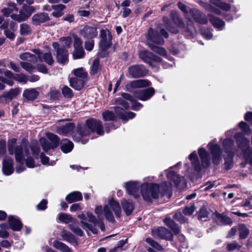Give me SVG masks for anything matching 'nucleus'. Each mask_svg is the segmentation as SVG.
Segmentation results:
<instances>
[{"label":"nucleus","mask_w":252,"mask_h":252,"mask_svg":"<svg viewBox=\"0 0 252 252\" xmlns=\"http://www.w3.org/2000/svg\"><path fill=\"white\" fill-rule=\"evenodd\" d=\"M19 58L24 61H28L32 63H36L38 60L36 55L32 54L29 52H25L19 55Z\"/></svg>","instance_id":"36"},{"label":"nucleus","mask_w":252,"mask_h":252,"mask_svg":"<svg viewBox=\"0 0 252 252\" xmlns=\"http://www.w3.org/2000/svg\"><path fill=\"white\" fill-rule=\"evenodd\" d=\"M103 120L105 121H113L116 119V116L113 112L107 111L103 113Z\"/></svg>","instance_id":"53"},{"label":"nucleus","mask_w":252,"mask_h":252,"mask_svg":"<svg viewBox=\"0 0 252 252\" xmlns=\"http://www.w3.org/2000/svg\"><path fill=\"white\" fill-rule=\"evenodd\" d=\"M17 139L12 138L8 141V151L10 155L15 154L16 161L18 164L16 166V171L20 173L25 169L23 165V159L30 154L29 148L27 146L18 145L14 147Z\"/></svg>","instance_id":"2"},{"label":"nucleus","mask_w":252,"mask_h":252,"mask_svg":"<svg viewBox=\"0 0 252 252\" xmlns=\"http://www.w3.org/2000/svg\"><path fill=\"white\" fill-rule=\"evenodd\" d=\"M127 193L133 196L135 198L139 197L138 187L139 185L137 182H129L126 184L125 185Z\"/></svg>","instance_id":"20"},{"label":"nucleus","mask_w":252,"mask_h":252,"mask_svg":"<svg viewBox=\"0 0 252 252\" xmlns=\"http://www.w3.org/2000/svg\"><path fill=\"white\" fill-rule=\"evenodd\" d=\"M47 137L51 142V144L55 148L57 147L60 143V139L57 135L52 133H47Z\"/></svg>","instance_id":"46"},{"label":"nucleus","mask_w":252,"mask_h":252,"mask_svg":"<svg viewBox=\"0 0 252 252\" xmlns=\"http://www.w3.org/2000/svg\"><path fill=\"white\" fill-rule=\"evenodd\" d=\"M153 88H149L135 93V96L140 100L145 101L150 99L154 94Z\"/></svg>","instance_id":"18"},{"label":"nucleus","mask_w":252,"mask_h":252,"mask_svg":"<svg viewBox=\"0 0 252 252\" xmlns=\"http://www.w3.org/2000/svg\"><path fill=\"white\" fill-rule=\"evenodd\" d=\"M34 11L33 7L24 5L20 9L19 14H11L10 17L12 19L21 22L26 21Z\"/></svg>","instance_id":"8"},{"label":"nucleus","mask_w":252,"mask_h":252,"mask_svg":"<svg viewBox=\"0 0 252 252\" xmlns=\"http://www.w3.org/2000/svg\"><path fill=\"white\" fill-rule=\"evenodd\" d=\"M164 222L174 231L175 234L179 233L180 231L179 228L172 220L169 218H165L164 220Z\"/></svg>","instance_id":"39"},{"label":"nucleus","mask_w":252,"mask_h":252,"mask_svg":"<svg viewBox=\"0 0 252 252\" xmlns=\"http://www.w3.org/2000/svg\"><path fill=\"white\" fill-rule=\"evenodd\" d=\"M223 147L224 152L227 154L225 158L224 168L226 170L231 169L233 166V158L235 153L233 141L231 139H226L223 141Z\"/></svg>","instance_id":"4"},{"label":"nucleus","mask_w":252,"mask_h":252,"mask_svg":"<svg viewBox=\"0 0 252 252\" xmlns=\"http://www.w3.org/2000/svg\"><path fill=\"white\" fill-rule=\"evenodd\" d=\"M61 236L63 240L68 242L72 244L76 243L74 236L68 231L63 230L61 232Z\"/></svg>","instance_id":"38"},{"label":"nucleus","mask_w":252,"mask_h":252,"mask_svg":"<svg viewBox=\"0 0 252 252\" xmlns=\"http://www.w3.org/2000/svg\"><path fill=\"white\" fill-rule=\"evenodd\" d=\"M128 72L133 78L141 77L147 73L146 69L143 65H133L128 68Z\"/></svg>","instance_id":"15"},{"label":"nucleus","mask_w":252,"mask_h":252,"mask_svg":"<svg viewBox=\"0 0 252 252\" xmlns=\"http://www.w3.org/2000/svg\"><path fill=\"white\" fill-rule=\"evenodd\" d=\"M161 35L167 38L168 37V33L163 29L158 28L154 31L153 29L150 28L147 32V39L148 41L161 45L164 43V39Z\"/></svg>","instance_id":"5"},{"label":"nucleus","mask_w":252,"mask_h":252,"mask_svg":"<svg viewBox=\"0 0 252 252\" xmlns=\"http://www.w3.org/2000/svg\"><path fill=\"white\" fill-rule=\"evenodd\" d=\"M91 131L87 125L81 127L78 130V133L82 137L90 134Z\"/></svg>","instance_id":"56"},{"label":"nucleus","mask_w":252,"mask_h":252,"mask_svg":"<svg viewBox=\"0 0 252 252\" xmlns=\"http://www.w3.org/2000/svg\"><path fill=\"white\" fill-rule=\"evenodd\" d=\"M52 46L56 50V58L58 62L61 63H65L68 61V53L63 48L60 47L58 42H54Z\"/></svg>","instance_id":"10"},{"label":"nucleus","mask_w":252,"mask_h":252,"mask_svg":"<svg viewBox=\"0 0 252 252\" xmlns=\"http://www.w3.org/2000/svg\"><path fill=\"white\" fill-rule=\"evenodd\" d=\"M32 19V23L34 25H39L49 20L48 14L43 12L34 14Z\"/></svg>","instance_id":"21"},{"label":"nucleus","mask_w":252,"mask_h":252,"mask_svg":"<svg viewBox=\"0 0 252 252\" xmlns=\"http://www.w3.org/2000/svg\"><path fill=\"white\" fill-rule=\"evenodd\" d=\"M62 93L63 95L66 98H71L73 95L72 91L67 86L63 88Z\"/></svg>","instance_id":"60"},{"label":"nucleus","mask_w":252,"mask_h":252,"mask_svg":"<svg viewBox=\"0 0 252 252\" xmlns=\"http://www.w3.org/2000/svg\"><path fill=\"white\" fill-rule=\"evenodd\" d=\"M151 83L148 80L139 79L131 81L126 86L127 91L131 92L133 88H142L150 86Z\"/></svg>","instance_id":"16"},{"label":"nucleus","mask_w":252,"mask_h":252,"mask_svg":"<svg viewBox=\"0 0 252 252\" xmlns=\"http://www.w3.org/2000/svg\"><path fill=\"white\" fill-rule=\"evenodd\" d=\"M241 248V245L236 241H233L231 243H227L226 246V249L228 251H232L236 250H239Z\"/></svg>","instance_id":"54"},{"label":"nucleus","mask_w":252,"mask_h":252,"mask_svg":"<svg viewBox=\"0 0 252 252\" xmlns=\"http://www.w3.org/2000/svg\"><path fill=\"white\" fill-rule=\"evenodd\" d=\"M61 149L64 153L70 152L73 148V144L67 139H64L61 141Z\"/></svg>","instance_id":"33"},{"label":"nucleus","mask_w":252,"mask_h":252,"mask_svg":"<svg viewBox=\"0 0 252 252\" xmlns=\"http://www.w3.org/2000/svg\"><path fill=\"white\" fill-rule=\"evenodd\" d=\"M167 177L169 180L173 181L176 186H177L181 182V178L172 171H168L167 174Z\"/></svg>","instance_id":"43"},{"label":"nucleus","mask_w":252,"mask_h":252,"mask_svg":"<svg viewBox=\"0 0 252 252\" xmlns=\"http://www.w3.org/2000/svg\"><path fill=\"white\" fill-rule=\"evenodd\" d=\"M146 242L149 244L153 248L158 250H161L162 249V247L157 242L154 241L150 238H148L146 239Z\"/></svg>","instance_id":"59"},{"label":"nucleus","mask_w":252,"mask_h":252,"mask_svg":"<svg viewBox=\"0 0 252 252\" xmlns=\"http://www.w3.org/2000/svg\"><path fill=\"white\" fill-rule=\"evenodd\" d=\"M121 204L126 215L128 216L130 215L134 209L132 203L124 199L122 200Z\"/></svg>","instance_id":"35"},{"label":"nucleus","mask_w":252,"mask_h":252,"mask_svg":"<svg viewBox=\"0 0 252 252\" xmlns=\"http://www.w3.org/2000/svg\"><path fill=\"white\" fill-rule=\"evenodd\" d=\"M75 128L73 123H67L63 126L57 127L56 132L60 135H67L70 134Z\"/></svg>","instance_id":"22"},{"label":"nucleus","mask_w":252,"mask_h":252,"mask_svg":"<svg viewBox=\"0 0 252 252\" xmlns=\"http://www.w3.org/2000/svg\"><path fill=\"white\" fill-rule=\"evenodd\" d=\"M115 104L123 106L125 109L129 108L128 103L123 98H117L115 100Z\"/></svg>","instance_id":"64"},{"label":"nucleus","mask_w":252,"mask_h":252,"mask_svg":"<svg viewBox=\"0 0 252 252\" xmlns=\"http://www.w3.org/2000/svg\"><path fill=\"white\" fill-rule=\"evenodd\" d=\"M57 219H58L57 221L58 222H61L64 223H68L73 221V218L71 215L65 213L59 214Z\"/></svg>","instance_id":"42"},{"label":"nucleus","mask_w":252,"mask_h":252,"mask_svg":"<svg viewBox=\"0 0 252 252\" xmlns=\"http://www.w3.org/2000/svg\"><path fill=\"white\" fill-rule=\"evenodd\" d=\"M153 57V53L146 50L141 51L139 53V57L144 62L152 65V58Z\"/></svg>","instance_id":"34"},{"label":"nucleus","mask_w":252,"mask_h":252,"mask_svg":"<svg viewBox=\"0 0 252 252\" xmlns=\"http://www.w3.org/2000/svg\"><path fill=\"white\" fill-rule=\"evenodd\" d=\"M32 31L31 26L26 23H23L20 25V33L22 35H28L31 33Z\"/></svg>","instance_id":"44"},{"label":"nucleus","mask_w":252,"mask_h":252,"mask_svg":"<svg viewBox=\"0 0 252 252\" xmlns=\"http://www.w3.org/2000/svg\"><path fill=\"white\" fill-rule=\"evenodd\" d=\"M234 137L236 139L238 148L242 151L243 157L245 158L246 155H250L252 153V151L249 149V140L245 137L241 133H237Z\"/></svg>","instance_id":"7"},{"label":"nucleus","mask_w":252,"mask_h":252,"mask_svg":"<svg viewBox=\"0 0 252 252\" xmlns=\"http://www.w3.org/2000/svg\"><path fill=\"white\" fill-rule=\"evenodd\" d=\"M141 193L144 200L151 201V199H157L160 197L171 195L170 186L164 182L161 185L154 183H144L141 186Z\"/></svg>","instance_id":"1"},{"label":"nucleus","mask_w":252,"mask_h":252,"mask_svg":"<svg viewBox=\"0 0 252 252\" xmlns=\"http://www.w3.org/2000/svg\"><path fill=\"white\" fill-rule=\"evenodd\" d=\"M8 23L5 21L0 26V28L1 29L4 30V34L6 37L9 38L10 39L13 40L15 36V34L14 33L15 31L8 29Z\"/></svg>","instance_id":"40"},{"label":"nucleus","mask_w":252,"mask_h":252,"mask_svg":"<svg viewBox=\"0 0 252 252\" xmlns=\"http://www.w3.org/2000/svg\"><path fill=\"white\" fill-rule=\"evenodd\" d=\"M82 195L80 192L76 191H73L65 197V200L69 203H71L74 202L82 200Z\"/></svg>","instance_id":"29"},{"label":"nucleus","mask_w":252,"mask_h":252,"mask_svg":"<svg viewBox=\"0 0 252 252\" xmlns=\"http://www.w3.org/2000/svg\"><path fill=\"white\" fill-rule=\"evenodd\" d=\"M208 146L210 150L212 155V159L213 163L215 165H218L221 160V151L219 145L210 142Z\"/></svg>","instance_id":"9"},{"label":"nucleus","mask_w":252,"mask_h":252,"mask_svg":"<svg viewBox=\"0 0 252 252\" xmlns=\"http://www.w3.org/2000/svg\"><path fill=\"white\" fill-rule=\"evenodd\" d=\"M69 83L71 87L79 91L84 86L85 80L76 77H72L70 79Z\"/></svg>","instance_id":"30"},{"label":"nucleus","mask_w":252,"mask_h":252,"mask_svg":"<svg viewBox=\"0 0 252 252\" xmlns=\"http://www.w3.org/2000/svg\"><path fill=\"white\" fill-rule=\"evenodd\" d=\"M99 69V61L98 59H95L91 67L90 73L92 75L95 74Z\"/></svg>","instance_id":"55"},{"label":"nucleus","mask_w":252,"mask_h":252,"mask_svg":"<svg viewBox=\"0 0 252 252\" xmlns=\"http://www.w3.org/2000/svg\"><path fill=\"white\" fill-rule=\"evenodd\" d=\"M114 110L118 117L121 118L123 120H127L126 115H124L125 113H124V110L122 108L119 106H116L114 107Z\"/></svg>","instance_id":"58"},{"label":"nucleus","mask_w":252,"mask_h":252,"mask_svg":"<svg viewBox=\"0 0 252 252\" xmlns=\"http://www.w3.org/2000/svg\"><path fill=\"white\" fill-rule=\"evenodd\" d=\"M53 246L56 249L63 252H72L71 249L66 245L59 241H54Z\"/></svg>","instance_id":"37"},{"label":"nucleus","mask_w":252,"mask_h":252,"mask_svg":"<svg viewBox=\"0 0 252 252\" xmlns=\"http://www.w3.org/2000/svg\"><path fill=\"white\" fill-rule=\"evenodd\" d=\"M198 154L201 160V165L195 151H193L189 157L194 170L197 172L201 170V166L206 168L210 164L209 155L205 149L200 148L198 150Z\"/></svg>","instance_id":"3"},{"label":"nucleus","mask_w":252,"mask_h":252,"mask_svg":"<svg viewBox=\"0 0 252 252\" xmlns=\"http://www.w3.org/2000/svg\"><path fill=\"white\" fill-rule=\"evenodd\" d=\"M210 2L214 5L217 6L224 11H227L229 10L231 7L229 4L224 2L215 1L214 0H211Z\"/></svg>","instance_id":"47"},{"label":"nucleus","mask_w":252,"mask_h":252,"mask_svg":"<svg viewBox=\"0 0 252 252\" xmlns=\"http://www.w3.org/2000/svg\"><path fill=\"white\" fill-rule=\"evenodd\" d=\"M189 12L192 15V18L198 23L205 24L208 22V20L205 16L197 9H191Z\"/></svg>","instance_id":"24"},{"label":"nucleus","mask_w":252,"mask_h":252,"mask_svg":"<svg viewBox=\"0 0 252 252\" xmlns=\"http://www.w3.org/2000/svg\"><path fill=\"white\" fill-rule=\"evenodd\" d=\"M13 160L8 157H4L2 162V170L4 174L11 175L14 171Z\"/></svg>","instance_id":"19"},{"label":"nucleus","mask_w":252,"mask_h":252,"mask_svg":"<svg viewBox=\"0 0 252 252\" xmlns=\"http://www.w3.org/2000/svg\"><path fill=\"white\" fill-rule=\"evenodd\" d=\"M69 229L76 235L82 236L84 235L83 231L76 224H70L68 225Z\"/></svg>","instance_id":"50"},{"label":"nucleus","mask_w":252,"mask_h":252,"mask_svg":"<svg viewBox=\"0 0 252 252\" xmlns=\"http://www.w3.org/2000/svg\"><path fill=\"white\" fill-rule=\"evenodd\" d=\"M240 237L241 239L246 238L249 233V231L247 227L244 224H241L239 226Z\"/></svg>","instance_id":"51"},{"label":"nucleus","mask_w":252,"mask_h":252,"mask_svg":"<svg viewBox=\"0 0 252 252\" xmlns=\"http://www.w3.org/2000/svg\"><path fill=\"white\" fill-rule=\"evenodd\" d=\"M149 47L154 52L158 53L161 56L164 57L167 56L166 51L163 47L154 45L152 43H149Z\"/></svg>","instance_id":"45"},{"label":"nucleus","mask_w":252,"mask_h":252,"mask_svg":"<svg viewBox=\"0 0 252 252\" xmlns=\"http://www.w3.org/2000/svg\"><path fill=\"white\" fill-rule=\"evenodd\" d=\"M38 94V93L36 91L35 89H30L25 90L23 95L28 100H33L36 98Z\"/></svg>","instance_id":"32"},{"label":"nucleus","mask_w":252,"mask_h":252,"mask_svg":"<svg viewBox=\"0 0 252 252\" xmlns=\"http://www.w3.org/2000/svg\"><path fill=\"white\" fill-rule=\"evenodd\" d=\"M8 222L10 228L13 230L19 231L21 230L22 224L19 220L10 216L8 217Z\"/></svg>","instance_id":"31"},{"label":"nucleus","mask_w":252,"mask_h":252,"mask_svg":"<svg viewBox=\"0 0 252 252\" xmlns=\"http://www.w3.org/2000/svg\"><path fill=\"white\" fill-rule=\"evenodd\" d=\"M14 11H18V8L16 7V4L12 2H8L7 4V7L3 8L1 10V12L5 17H8L12 14Z\"/></svg>","instance_id":"26"},{"label":"nucleus","mask_w":252,"mask_h":252,"mask_svg":"<svg viewBox=\"0 0 252 252\" xmlns=\"http://www.w3.org/2000/svg\"><path fill=\"white\" fill-rule=\"evenodd\" d=\"M195 208L193 204L186 206L183 210V213L186 215H191L194 212Z\"/></svg>","instance_id":"63"},{"label":"nucleus","mask_w":252,"mask_h":252,"mask_svg":"<svg viewBox=\"0 0 252 252\" xmlns=\"http://www.w3.org/2000/svg\"><path fill=\"white\" fill-rule=\"evenodd\" d=\"M111 208L114 212L116 217H120L121 209L118 202H116L113 199H110L109 201V204L104 206L103 211L106 219L110 222L114 221V218L110 210Z\"/></svg>","instance_id":"6"},{"label":"nucleus","mask_w":252,"mask_h":252,"mask_svg":"<svg viewBox=\"0 0 252 252\" xmlns=\"http://www.w3.org/2000/svg\"><path fill=\"white\" fill-rule=\"evenodd\" d=\"M171 18L178 27L181 28L184 26V23L182 20L178 16L176 12L172 11L171 13Z\"/></svg>","instance_id":"48"},{"label":"nucleus","mask_w":252,"mask_h":252,"mask_svg":"<svg viewBox=\"0 0 252 252\" xmlns=\"http://www.w3.org/2000/svg\"><path fill=\"white\" fill-rule=\"evenodd\" d=\"M73 56L75 59L82 58L84 56L83 48H80L74 49Z\"/></svg>","instance_id":"57"},{"label":"nucleus","mask_w":252,"mask_h":252,"mask_svg":"<svg viewBox=\"0 0 252 252\" xmlns=\"http://www.w3.org/2000/svg\"><path fill=\"white\" fill-rule=\"evenodd\" d=\"M14 77L13 73L8 70L0 69V81L4 82L9 86H12L14 84L12 78Z\"/></svg>","instance_id":"17"},{"label":"nucleus","mask_w":252,"mask_h":252,"mask_svg":"<svg viewBox=\"0 0 252 252\" xmlns=\"http://www.w3.org/2000/svg\"><path fill=\"white\" fill-rule=\"evenodd\" d=\"M239 126L242 129L243 132L246 134H250L251 133V129L249 125L244 122H241Z\"/></svg>","instance_id":"62"},{"label":"nucleus","mask_w":252,"mask_h":252,"mask_svg":"<svg viewBox=\"0 0 252 252\" xmlns=\"http://www.w3.org/2000/svg\"><path fill=\"white\" fill-rule=\"evenodd\" d=\"M86 125L92 132H96L99 135L103 134L104 131L101 121L96 119H91L86 121Z\"/></svg>","instance_id":"11"},{"label":"nucleus","mask_w":252,"mask_h":252,"mask_svg":"<svg viewBox=\"0 0 252 252\" xmlns=\"http://www.w3.org/2000/svg\"><path fill=\"white\" fill-rule=\"evenodd\" d=\"M152 233L155 237H159L161 239L171 240L173 238L172 233L164 227H160L153 229Z\"/></svg>","instance_id":"13"},{"label":"nucleus","mask_w":252,"mask_h":252,"mask_svg":"<svg viewBox=\"0 0 252 252\" xmlns=\"http://www.w3.org/2000/svg\"><path fill=\"white\" fill-rule=\"evenodd\" d=\"M42 60L49 65H52L54 63V60L51 53H44L41 58V61Z\"/></svg>","instance_id":"52"},{"label":"nucleus","mask_w":252,"mask_h":252,"mask_svg":"<svg viewBox=\"0 0 252 252\" xmlns=\"http://www.w3.org/2000/svg\"><path fill=\"white\" fill-rule=\"evenodd\" d=\"M209 19L210 22L214 26L215 28L219 29L221 30L223 29L225 25L224 21L220 19V18L212 16V15H208Z\"/></svg>","instance_id":"28"},{"label":"nucleus","mask_w":252,"mask_h":252,"mask_svg":"<svg viewBox=\"0 0 252 252\" xmlns=\"http://www.w3.org/2000/svg\"><path fill=\"white\" fill-rule=\"evenodd\" d=\"M78 217L81 220V223L82 225L83 228L87 232H88V231H90L94 234L97 233V229L95 228L94 226H93L92 224H89L86 221L87 220V218L84 214H81L78 215Z\"/></svg>","instance_id":"23"},{"label":"nucleus","mask_w":252,"mask_h":252,"mask_svg":"<svg viewBox=\"0 0 252 252\" xmlns=\"http://www.w3.org/2000/svg\"><path fill=\"white\" fill-rule=\"evenodd\" d=\"M19 92L18 89H11L9 92H4L1 95H0V102L6 101L7 100H11L18 94Z\"/></svg>","instance_id":"25"},{"label":"nucleus","mask_w":252,"mask_h":252,"mask_svg":"<svg viewBox=\"0 0 252 252\" xmlns=\"http://www.w3.org/2000/svg\"><path fill=\"white\" fill-rule=\"evenodd\" d=\"M99 36L101 39L99 42L100 47L104 51L111 46L112 36L108 31L107 34V32L103 29L100 32Z\"/></svg>","instance_id":"12"},{"label":"nucleus","mask_w":252,"mask_h":252,"mask_svg":"<svg viewBox=\"0 0 252 252\" xmlns=\"http://www.w3.org/2000/svg\"><path fill=\"white\" fill-rule=\"evenodd\" d=\"M75 77L85 80L88 76L87 72L83 68H79L75 69L73 71Z\"/></svg>","instance_id":"41"},{"label":"nucleus","mask_w":252,"mask_h":252,"mask_svg":"<svg viewBox=\"0 0 252 252\" xmlns=\"http://www.w3.org/2000/svg\"><path fill=\"white\" fill-rule=\"evenodd\" d=\"M62 42V45L65 48H69L72 42L71 38L70 37H63L60 39Z\"/></svg>","instance_id":"61"},{"label":"nucleus","mask_w":252,"mask_h":252,"mask_svg":"<svg viewBox=\"0 0 252 252\" xmlns=\"http://www.w3.org/2000/svg\"><path fill=\"white\" fill-rule=\"evenodd\" d=\"M87 217L88 218V220L90 222L92 223L91 224L93 226H94V227L96 228V226H98V227L100 228V229L102 231H104L105 230V225L103 222L102 221H99L94 216L92 213H87Z\"/></svg>","instance_id":"27"},{"label":"nucleus","mask_w":252,"mask_h":252,"mask_svg":"<svg viewBox=\"0 0 252 252\" xmlns=\"http://www.w3.org/2000/svg\"><path fill=\"white\" fill-rule=\"evenodd\" d=\"M39 142L42 149L45 152L48 151L50 149H54L52 145L45 138H41L39 140Z\"/></svg>","instance_id":"49"},{"label":"nucleus","mask_w":252,"mask_h":252,"mask_svg":"<svg viewBox=\"0 0 252 252\" xmlns=\"http://www.w3.org/2000/svg\"><path fill=\"white\" fill-rule=\"evenodd\" d=\"M97 33L96 27L93 25H87L80 31L81 36L87 39H93Z\"/></svg>","instance_id":"14"}]
</instances>
